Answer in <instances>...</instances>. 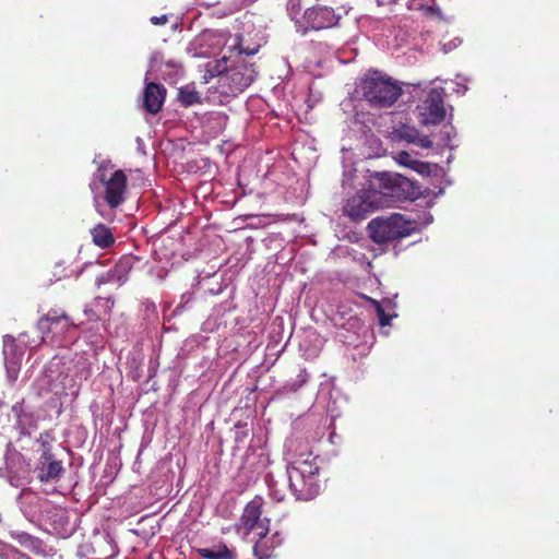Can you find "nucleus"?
I'll list each match as a JSON object with an SVG mask.
<instances>
[{"label": "nucleus", "mask_w": 559, "mask_h": 559, "mask_svg": "<svg viewBox=\"0 0 559 559\" xmlns=\"http://www.w3.org/2000/svg\"><path fill=\"white\" fill-rule=\"evenodd\" d=\"M380 197L376 192L352 197L344 206L345 214L353 222H361L380 207Z\"/></svg>", "instance_id": "8"}, {"label": "nucleus", "mask_w": 559, "mask_h": 559, "mask_svg": "<svg viewBox=\"0 0 559 559\" xmlns=\"http://www.w3.org/2000/svg\"><path fill=\"white\" fill-rule=\"evenodd\" d=\"M259 48L258 47H254V48H242L239 46V52L240 53H245L247 56H253L258 52Z\"/></svg>", "instance_id": "29"}, {"label": "nucleus", "mask_w": 559, "mask_h": 559, "mask_svg": "<svg viewBox=\"0 0 559 559\" xmlns=\"http://www.w3.org/2000/svg\"><path fill=\"white\" fill-rule=\"evenodd\" d=\"M49 323L62 324V328L66 329L74 326V323L71 320V318L61 309H51L39 319L37 326L43 334L50 332Z\"/></svg>", "instance_id": "12"}, {"label": "nucleus", "mask_w": 559, "mask_h": 559, "mask_svg": "<svg viewBox=\"0 0 559 559\" xmlns=\"http://www.w3.org/2000/svg\"><path fill=\"white\" fill-rule=\"evenodd\" d=\"M399 160H400V164H402V162H409V160H413V159H412V157H411V155L408 153L402 152L400 154V159Z\"/></svg>", "instance_id": "31"}, {"label": "nucleus", "mask_w": 559, "mask_h": 559, "mask_svg": "<svg viewBox=\"0 0 559 559\" xmlns=\"http://www.w3.org/2000/svg\"><path fill=\"white\" fill-rule=\"evenodd\" d=\"M395 132L399 139L405 140L408 143H414L418 134V130L416 128L407 124H402Z\"/></svg>", "instance_id": "20"}, {"label": "nucleus", "mask_w": 559, "mask_h": 559, "mask_svg": "<svg viewBox=\"0 0 559 559\" xmlns=\"http://www.w3.org/2000/svg\"><path fill=\"white\" fill-rule=\"evenodd\" d=\"M367 230L373 242L382 245L407 237L412 231V227L411 223L402 214L393 213L389 216H379L371 219Z\"/></svg>", "instance_id": "3"}, {"label": "nucleus", "mask_w": 559, "mask_h": 559, "mask_svg": "<svg viewBox=\"0 0 559 559\" xmlns=\"http://www.w3.org/2000/svg\"><path fill=\"white\" fill-rule=\"evenodd\" d=\"M361 91L364 98L373 108L393 106L403 93L396 81L377 70L362 81Z\"/></svg>", "instance_id": "2"}, {"label": "nucleus", "mask_w": 559, "mask_h": 559, "mask_svg": "<svg viewBox=\"0 0 559 559\" xmlns=\"http://www.w3.org/2000/svg\"><path fill=\"white\" fill-rule=\"evenodd\" d=\"M99 181L104 185V200L110 209L119 207L126 200L128 178L122 169L115 170L109 178L99 175Z\"/></svg>", "instance_id": "7"}, {"label": "nucleus", "mask_w": 559, "mask_h": 559, "mask_svg": "<svg viewBox=\"0 0 559 559\" xmlns=\"http://www.w3.org/2000/svg\"><path fill=\"white\" fill-rule=\"evenodd\" d=\"M92 238L95 246L107 249L115 243V237L111 230L104 224L96 225L92 230Z\"/></svg>", "instance_id": "17"}, {"label": "nucleus", "mask_w": 559, "mask_h": 559, "mask_svg": "<svg viewBox=\"0 0 559 559\" xmlns=\"http://www.w3.org/2000/svg\"><path fill=\"white\" fill-rule=\"evenodd\" d=\"M108 283H115L114 278L111 277V274L110 272H106L99 276L96 277L95 280V285L97 287H100L102 285L104 284H108Z\"/></svg>", "instance_id": "27"}, {"label": "nucleus", "mask_w": 559, "mask_h": 559, "mask_svg": "<svg viewBox=\"0 0 559 559\" xmlns=\"http://www.w3.org/2000/svg\"><path fill=\"white\" fill-rule=\"evenodd\" d=\"M37 469L38 479L41 483L58 480L63 472L61 461H57L55 459L50 461H39Z\"/></svg>", "instance_id": "13"}, {"label": "nucleus", "mask_w": 559, "mask_h": 559, "mask_svg": "<svg viewBox=\"0 0 559 559\" xmlns=\"http://www.w3.org/2000/svg\"><path fill=\"white\" fill-rule=\"evenodd\" d=\"M317 457L296 460L287 465L289 488L298 500H311L320 492Z\"/></svg>", "instance_id": "1"}, {"label": "nucleus", "mask_w": 559, "mask_h": 559, "mask_svg": "<svg viewBox=\"0 0 559 559\" xmlns=\"http://www.w3.org/2000/svg\"><path fill=\"white\" fill-rule=\"evenodd\" d=\"M372 305L374 306L376 308V311H377V316H378V319H379V324L381 326H386L391 323V320H392V317L389 316L384 308L382 307V305L378 301V300H374V299H370Z\"/></svg>", "instance_id": "23"}, {"label": "nucleus", "mask_w": 559, "mask_h": 559, "mask_svg": "<svg viewBox=\"0 0 559 559\" xmlns=\"http://www.w3.org/2000/svg\"><path fill=\"white\" fill-rule=\"evenodd\" d=\"M17 407H19L17 405H14V406H13V411H14V412H16V411H17Z\"/></svg>", "instance_id": "33"}, {"label": "nucleus", "mask_w": 559, "mask_h": 559, "mask_svg": "<svg viewBox=\"0 0 559 559\" xmlns=\"http://www.w3.org/2000/svg\"><path fill=\"white\" fill-rule=\"evenodd\" d=\"M26 417L25 414H23L22 412L17 415V424L19 426L24 430L25 429V421H24V418Z\"/></svg>", "instance_id": "30"}, {"label": "nucleus", "mask_w": 559, "mask_h": 559, "mask_svg": "<svg viewBox=\"0 0 559 559\" xmlns=\"http://www.w3.org/2000/svg\"><path fill=\"white\" fill-rule=\"evenodd\" d=\"M402 165L409 167L411 169L415 170L416 173L420 175H430L431 167L429 163L426 162H419V160H409V162H402Z\"/></svg>", "instance_id": "22"}, {"label": "nucleus", "mask_w": 559, "mask_h": 559, "mask_svg": "<svg viewBox=\"0 0 559 559\" xmlns=\"http://www.w3.org/2000/svg\"><path fill=\"white\" fill-rule=\"evenodd\" d=\"M3 558L4 559H31L28 556H26L25 554L21 552L16 548L9 549L4 554Z\"/></svg>", "instance_id": "24"}, {"label": "nucleus", "mask_w": 559, "mask_h": 559, "mask_svg": "<svg viewBox=\"0 0 559 559\" xmlns=\"http://www.w3.org/2000/svg\"><path fill=\"white\" fill-rule=\"evenodd\" d=\"M178 100L183 107H190L202 103L199 92L190 85L181 86L178 90Z\"/></svg>", "instance_id": "18"}, {"label": "nucleus", "mask_w": 559, "mask_h": 559, "mask_svg": "<svg viewBox=\"0 0 559 559\" xmlns=\"http://www.w3.org/2000/svg\"><path fill=\"white\" fill-rule=\"evenodd\" d=\"M81 374L83 376L84 379H87V377L91 374V370L88 367H83L82 370H81Z\"/></svg>", "instance_id": "32"}, {"label": "nucleus", "mask_w": 559, "mask_h": 559, "mask_svg": "<svg viewBox=\"0 0 559 559\" xmlns=\"http://www.w3.org/2000/svg\"><path fill=\"white\" fill-rule=\"evenodd\" d=\"M305 21L313 31L328 29L336 26L341 20L333 9L329 7H312L305 11Z\"/></svg>", "instance_id": "10"}, {"label": "nucleus", "mask_w": 559, "mask_h": 559, "mask_svg": "<svg viewBox=\"0 0 559 559\" xmlns=\"http://www.w3.org/2000/svg\"><path fill=\"white\" fill-rule=\"evenodd\" d=\"M133 263L134 259L132 257H122L114 267L109 270L115 283L122 285L127 282Z\"/></svg>", "instance_id": "14"}, {"label": "nucleus", "mask_w": 559, "mask_h": 559, "mask_svg": "<svg viewBox=\"0 0 559 559\" xmlns=\"http://www.w3.org/2000/svg\"><path fill=\"white\" fill-rule=\"evenodd\" d=\"M414 144L418 145L421 148H430L432 146V141L429 139L428 135H420L418 133Z\"/></svg>", "instance_id": "25"}, {"label": "nucleus", "mask_w": 559, "mask_h": 559, "mask_svg": "<svg viewBox=\"0 0 559 559\" xmlns=\"http://www.w3.org/2000/svg\"><path fill=\"white\" fill-rule=\"evenodd\" d=\"M50 435L48 432L40 433L39 442L41 444L40 461L53 460V453L51 451Z\"/></svg>", "instance_id": "19"}, {"label": "nucleus", "mask_w": 559, "mask_h": 559, "mask_svg": "<svg viewBox=\"0 0 559 559\" xmlns=\"http://www.w3.org/2000/svg\"><path fill=\"white\" fill-rule=\"evenodd\" d=\"M257 78V71L252 64H238L230 68L219 78L222 93L227 96H237L249 87Z\"/></svg>", "instance_id": "5"}, {"label": "nucleus", "mask_w": 559, "mask_h": 559, "mask_svg": "<svg viewBox=\"0 0 559 559\" xmlns=\"http://www.w3.org/2000/svg\"><path fill=\"white\" fill-rule=\"evenodd\" d=\"M424 124H439L445 118L444 99L442 92L431 88L423 104L418 106Z\"/></svg>", "instance_id": "9"}, {"label": "nucleus", "mask_w": 559, "mask_h": 559, "mask_svg": "<svg viewBox=\"0 0 559 559\" xmlns=\"http://www.w3.org/2000/svg\"><path fill=\"white\" fill-rule=\"evenodd\" d=\"M262 499L260 497L253 498L249 501L240 516L237 531H243L245 535L250 532L257 531V535L260 538H264L270 531V520L261 518L262 515Z\"/></svg>", "instance_id": "6"}, {"label": "nucleus", "mask_w": 559, "mask_h": 559, "mask_svg": "<svg viewBox=\"0 0 559 559\" xmlns=\"http://www.w3.org/2000/svg\"><path fill=\"white\" fill-rule=\"evenodd\" d=\"M418 10L423 11L426 16L440 15V9L435 5H424L420 4Z\"/></svg>", "instance_id": "26"}, {"label": "nucleus", "mask_w": 559, "mask_h": 559, "mask_svg": "<svg viewBox=\"0 0 559 559\" xmlns=\"http://www.w3.org/2000/svg\"><path fill=\"white\" fill-rule=\"evenodd\" d=\"M151 22L154 25H165L168 22L167 15L152 16Z\"/></svg>", "instance_id": "28"}, {"label": "nucleus", "mask_w": 559, "mask_h": 559, "mask_svg": "<svg viewBox=\"0 0 559 559\" xmlns=\"http://www.w3.org/2000/svg\"><path fill=\"white\" fill-rule=\"evenodd\" d=\"M229 69H227V58H223L221 60H216L213 63L207 64V72L211 75H218L219 78L225 74Z\"/></svg>", "instance_id": "21"}, {"label": "nucleus", "mask_w": 559, "mask_h": 559, "mask_svg": "<svg viewBox=\"0 0 559 559\" xmlns=\"http://www.w3.org/2000/svg\"><path fill=\"white\" fill-rule=\"evenodd\" d=\"M198 555L202 559H236L237 555L234 550L229 549L227 545L221 543L214 548H199Z\"/></svg>", "instance_id": "15"}, {"label": "nucleus", "mask_w": 559, "mask_h": 559, "mask_svg": "<svg viewBox=\"0 0 559 559\" xmlns=\"http://www.w3.org/2000/svg\"><path fill=\"white\" fill-rule=\"evenodd\" d=\"M166 97L164 85L151 82L146 84L143 93L144 109L152 115L160 111Z\"/></svg>", "instance_id": "11"}, {"label": "nucleus", "mask_w": 559, "mask_h": 559, "mask_svg": "<svg viewBox=\"0 0 559 559\" xmlns=\"http://www.w3.org/2000/svg\"><path fill=\"white\" fill-rule=\"evenodd\" d=\"M376 179L382 194L395 201H415L424 195L417 181L411 180L401 174L377 173Z\"/></svg>", "instance_id": "4"}, {"label": "nucleus", "mask_w": 559, "mask_h": 559, "mask_svg": "<svg viewBox=\"0 0 559 559\" xmlns=\"http://www.w3.org/2000/svg\"><path fill=\"white\" fill-rule=\"evenodd\" d=\"M14 538L17 540V543L22 547L28 549L33 554H35L37 556H43V557L47 556L45 545L39 538L32 536L27 533H17L14 536Z\"/></svg>", "instance_id": "16"}]
</instances>
